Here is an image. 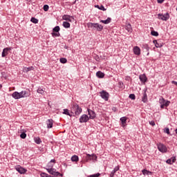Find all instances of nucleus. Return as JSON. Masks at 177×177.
<instances>
[{
    "label": "nucleus",
    "mask_w": 177,
    "mask_h": 177,
    "mask_svg": "<svg viewBox=\"0 0 177 177\" xmlns=\"http://www.w3.org/2000/svg\"><path fill=\"white\" fill-rule=\"evenodd\" d=\"M63 114H65L66 115H69L70 117L73 115L70 114V111H68V109H64Z\"/></svg>",
    "instance_id": "obj_34"
},
{
    "label": "nucleus",
    "mask_w": 177,
    "mask_h": 177,
    "mask_svg": "<svg viewBox=\"0 0 177 177\" xmlns=\"http://www.w3.org/2000/svg\"><path fill=\"white\" fill-rule=\"evenodd\" d=\"M142 102H143V103H146L147 102V94L146 93V92H145L143 93V97L142 98Z\"/></svg>",
    "instance_id": "obj_28"
},
{
    "label": "nucleus",
    "mask_w": 177,
    "mask_h": 177,
    "mask_svg": "<svg viewBox=\"0 0 177 177\" xmlns=\"http://www.w3.org/2000/svg\"><path fill=\"white\" fill-rule=\"evenodd\" d=\"M15 169L19 172V174H26L27 172V169H24L20 165L15 166Z\"/></svg>",
    "instance_id": "obj_10"
},
{
    "label": "nucleus",
    "mask_w": 177,
    "mask_h": 177,
    "mask_svg": "<svg viewBox=\"0 0 177 177\" xmlns=\"http://www.w3.org/2000/svg\"><path fill=\"white\" fill-rule=\"evenodd\" d=\"M84 162H88L92 160V156L89 153H86V156H84Z\"/></svg>",
    "instance_id": "obj_20"
},
{
    "label": "nucleus",
    "mask_w": 177,
    "mask_h": 177,
    "mask_svg": "<svg viewBox=\"0 0 177 177\" xmlns=\"http://www.w3.org/2000/svg\"><path fill=\"white\" fill-rule=\"evenodd\" d=\"M114 175H115V171L113 170L110 174V177H114Z\"/></svg>",
    "instance_id": "obj_48"
},
{
    "label": "nucleus",
    "mask_w": 177,
    "mask_h": 177,
    "mask_svg": "<svg viewBox=\"0 0 177 177\" xmlns=\"http://www.w3.org/2000/svg\"><path fill=\"white\" fill-rule=\"evenodd\" d=\"M153 44H155L156 48H162V44L161 43H158V41L153 40Z\"/></svg>",
    "instance_id": "obj_25"
},
{
    "label": "nucleus",
    "mask_w": 177,
    "mask_h": 177,
    "mask_svg": "<svg viewBox=\"0 0 177 177\" xmlns=\"http://www.w3.org/2000/svg\"><path fill=\"white\" fill-rule=\"evenodd\" d=\"M32 70H34V66L24 67L23 68V72L24 73H28V71H32Z\"/></svg>",
    "instance_id": "obj_21"
},
{
    "label": "nucleus",
    "mask_w": 177,
    "mask_h": 177,
    "mask_svg": "<svg viewBox=\"0 0 177 177\" xmlns=\"http://www.w3.org/2000/svg\"><path fill=\"white\" fill-rule=\"evenodd\" d=\"M114 172H117V171H120V167L117 166L113 169Z\"/></svg>",
    "instance_id": "obj_47"
},
{
    "label": "nucleus",
    "mask_w": 177,
    "mask_h": 177,
    "mask_svg": "<svg viewBox=\"0 0 177 177\" xmlns=\"http://www.w3.org/2000/svg\"><path fill=\"white\" fill-rule=\"evenodd\" d=\"M89 121V117L88 115H82L80 118V122H88Z\"/></svg>",
    "instance_id": "obj_12"
},
{
    "label": "nucleus",
    "mask_w": 177,
    "mask_h": 177,
    "mask_svg": "<svg viewBox=\"0 0 177 177\" xmlns=\"http://www.w3.org/2000/svg\"><path fill=\"white\" fill-rule=\"evenodd\" d=\"M53 35H55V37H59V35H60V34H59V33H53Z\"/></svg>",
    "instance_id": "obj_51"
},
{
    "label": "nucleus",
    "mask_w": 177,
    "mask_h": 177,
    "mask_svg": "<svg viewBox=\"0 0 177 177\" xmlns=\"http://www.w3.org/2000/svg\"><path fill=\"white\" fill-rule=\"evenodd\" d=\"M129 97L132 100H135L136 97L135 96V94H130Z\"/></svg>",
    "instance_id": "obj_44"
},
{
    "label": "nucleus",
    "mask_w": 177,
    "mask_h": 177,
    "mask_svg": "<svg viewBox=\"0 0 177 177\" xmlns=\"http://www.w3.org/2000/svg\"><path fill=\"white\" fill-rule=\"evenodd\" d=\"M31 93L30 92V90L28 91H22L19 93V97L21 99L22 97H28L30 96Z\"/></svg>",
    "instance_id": "obj_6"
},
{
    "label": "nucleus",
    "mask_w": 177,
    "mask_h": 177,
    "mask_svg": "<svg viewBox=\"0 0 177 177\" xmlns=\"http://www.w3.org/2000/svg\"><path fill=\"white\" fill-rule=\"evenodd\" d=\"M62 20H66V21H69L70 23H73L74 21V17L64 15L62 17Z\"/></svg>",
    "instance_id": "obj_9"
},
{
    "label": "nucleus",
    "mask_w": 177,
    "mask_h": 177,
    "mask_svg": "<svg viewBox=\"0 0 177 177\" xmlns=\"http://www.w3.org/2000/svg\"><path fill=\"white\" fill-rule=\"evenodd\" d=\"M34 140L37 145H41L42 143V140H41V138L39 137H35L34 138Z\"/></svg>",
    "instance_id": "obj_26"
},
{
    "label": "nucleus",
    "mask_w": 177,
    "mask_h": 177,
    "mask_svg": "<svg viewBox=\"0 0 177 177\" xmlns=\"http://www.w3.org/2000/svg\"><path fill=\"white\" fill-rule=\"evenodd\" d=\"M167 164H169L170 165H171L172 163V159H168L167 161H166Z\"/></svg>",
    "instance_id": "obj_45"
},
{
    "label": "nucleus",
    "mask_w": 177,
    "mask_h": 177,
    "mask_svg": "<svg viewBox=\"0 0 177 177\" xmlns=\"http://www.w3.org/2000/svg\"><path fill=\"white\" fill-rule=\"evenodd\" d=\"M151 35L153 37H158V32H156L155 30H152L151 32Z\"/></svg>",
    "instance_id": "obj_38"
},
{
    "label": "nucleus",
    "mask_w": 177,
    "mask_h": 177,
    "mask_svg": "<svg viewBox=\"0 0 177 177\" xmlns=\"http://www.w3.org/2000/svg\"><path fill=\"white\" fill-rule=\"evenodd\" d=\"M79 158L78 156L77 155H74L73 156H72L71 158V161H73V162H78Z\"/></svg>",
    "instance_id": "obj_29"
},
{
    "label": "nucleus",
    "mask_w": 177,
    "mask_h": 177,
    "mask_svg": "<svg viewBox=\"0 0 177 177\" xmlns=\"http://www.w3.org/2000/svg\"><path fill=\"white\" fill-rule=\"evenodd\" d=\"M9 50H12V48H4L1 54L2 57H6V56L9 55Z\"/></svg>",
    "instance_id": "obj_13"
},
{
    "label": "nucleus",
    "mask_w": 177,
    "mask_h": 177,
    "mask_svg": "<svg viewBox=\"0 0 177 177\" xmlns=\"http://www.w3.org/2000/svg\"><path fill=\"white\" fill-rule=\"evenodd\" d=\"M40 176L41 177H53V176H50V175H49V174H46L45 172H41L40 174Z\"/></svg>",
    "instance_id": "obj_32"
},
{
    "label": "nucleus",
    "mask_w": 177,
    "mask_h": 177,
    "mask_svg": "<svg viewBox=\"0 0 177 177\" xmlns=\"http://www.w3.org/2000/svg\"><path fill=\"white\" fill-rule=\"evenodd\" d=\"M129 78H131V77H127V80H129Z\"/></svg>",
    "instance_id": "obj_52"
},
{
    "label": "nucleus",
    "mask_w": 177,
    "mask_h": 177,
    "mask_svg": "<svg viewBox=\"0 0 177 177\" xmlns=\"http://www.w3.org/2000/svg\"><path fill=\"white\" fill-rule=\"evenodd\" d=\"M128 120V117H122L120 118V121H121V124H122V127H127V121Z\"/></svg>",
    "instance_id": "obj_18"
},
{
    "label": "nucleus",
    "mask_w": 177,
    "mask_h": 177,
    "mask_svg": "<svg viewBox=\"0 0 177 177\" xmlns=\"http://www.w3.org/2000/svg\"><path fill=\"white\" fill-rule=\"evenodd\" d=\"M30 21L34 23V24H38V19H36L35 17H32Z\"/></svg>",
    "instance_id": "obj_33"
},
{
    "label": "nucleus",
    "mask_w": 177,
    "mask_h": 177,
    "mask_svg": "<svg viewBox=\"0 0 177 177\" xmlns=\"http://www.w3.org/2000/svg\"><path fill=\"white\" fill-rule=\"evenodd\" d=\"M133 52L134 55H136L137 56H140V48H139V46H134L133 48Z\"/></svg>",
    "instance_id": "obj_14"
},
{
    "label": "nucleus",
    "mask_w": 177,
    "mask_h": 177,
    "mask_svg": "<svg viewBox=\"0 0 177 177\" xmlns=\"http://www.w3.org/2000/svg\"><path fill=\"white\" fill-rule=\"evenodd\" d=\"M95 8H97L98 9H100V10H106V8H104V6H103L97 5L95 6Z\"/></svg>",
    "instance_id": "obj_37"
},
{
    "label": "nucleus",
    "mask_w": 177,
    "mask_h": 177,
    "mask_svg": "<svg viewBox=\"0 0 177 177\" xmlns=\"http://www.w3.org/2000/svg\"><path fill=\"white\" fill-rule=\"evenodd\" d=\"M91 160H93V161H97V156L95 154H92Z\"/></svg>",
    "instance_id": "obj_40"
},
{
    "label": "nucleus",
    "mask_w": 177,
    "mask_h": 177,
    "mask_svg": "<svg viewBox=\"0 0 177 177\" xmlns=\"http://www.w3.org/2000/svg\"><path fill=\"white\" fill-rule=\"evenodd\" d=\"M170 160H171V162L174 164V162L176 161V158H175V156H173L170 158Z\"/></svg>",
    "instance_id": "obj_46"
},
{
    "label": "nucleus",
    "mask_w": 177,
    "mask_h": 177,
    "mask_svg": "<svg viewBox=\"0 0 177 177\" xmlns=\"http://www.w3.org/2000/svg\"><path fill=\"white\" fill-rule=\"evenodd\" d=\"M125 30L128 31V32H132V26H131V24H129L125 27Z\"/></svg>",
    "instance_id": "obj_27"
},
{
    "label": "nucleus",
    "mask_w": 177,
    "mask_h": 177,
    "mask_svg": "<svg viewBox=\"0 0 177 177\" xmlns=\"http://www.w3.org/2000/svg\"><path fill=\"white\" fill-rule=\"evenodd\" d=\"M23 127H21V130L19 131L21 133L20 138L21 139H26L27 138V134H26V132H27V130L23 129Z\"/></svg>",
    "instance_id": "obj_11"
},
{
    "label": "nucleus",
    "mask_w": 177,
    "mask_h": 177,
    "mask_svg": "<svg viewBox=\"0 0 177 177\" xmlns=\"http://www.w3.org/2000/svg\"><path fill=\"white\" fill-rule=\"evenodd\" d=\"M100 94L101 97L104 99V100H105L106 102L109 100V97H110V94H109V93H107L106 91H101Z\"/></svg>",
    "instance_id": "obj_7"
},
{
    "label": "nucleus",
    "mask_w": 177,
    "mask_h": 177,
    "mask_svg": "<svg viewBox=\"0 0 177 177\" xmlns=\"http://www.w3.org/2000/svg\"><path fill=\"white\" fill-rule=\"evenodd\" d=\"M96 76L98 78H104V73H103L102 71H97L96 73Z\"/></svg>",
    "instance_id": "obj_24"
},
{
    "label": "nucleus",
    "mask_w": 177,
    "mask_h": 177,
    "mask_svg": "<svg viewBox=\"0 0 177 177\" xmlns=\"http://www.w3.org/2000/svg\"><path fill=\"white\" fill-rule=\"evenodd\" d=\"M43 9H44V12H48L49 10V6L44 5Z\"/></svg>",
    "instance_id": "obj_41"
},
{
    "label": "nucleus",
    "mask_w": 177,
    "mask_h": 177,
    "mask_svg": "<svg viewBox=\"0 0 177 177\" xmlns=\"http://www.w3.org/2000/svg\"><path fill=\"white\" fill-rule=\"evenodd\" d=\"M158 19H159L160 20H163L165 21H167V20H168V19H169V13H166L165 15L158 14Z\"/></svg>",
    "instance_id": "obj_8"
},
{
    "label": "nucleus",
    "mask_w": 177,
    "mask_h": 177,
    "mask_svg": "<svg viewBox=\"0 0 177 177\" xmlns=\"http://www.w3.org/2000/svg\"><path fill=\"white\" fill-rule=\"evenodd\" d=\"M165 0H157L158 3H162Z\"/></svg>",
    "instance_id": "obj_50"
},
{
    "label": "nucleus",
    "mask_w": 177,
    "mask_h": 177,
    "mask_svg": "<svg viewBox=\"0 0 177 177\" xmlns=\"http://www.w3.org/2000/svg\"><path fill=\"white\" fill-rule=\"evenodd\" d=\"M88 26L89 27H93V28H95L97 31H102V30H103V26L99 24L90 23Z\"/></svg>",
    "instance_id": "obj_5"
},
{
    "label": "nucleus",
    "mask_w": 177,
    "mask_h": 177,
    "mask_svg": "<svg viewBox=\"0 0 177 177\" xmlns=\"http://www.w3.org/2000/svg\"><path fill=\"white\" fill-rule=\"evenodd\" d=\"M150 125H151L152 127H154V125H156V122H154V121H151L149 122Z\"/></svg>",
    "instance_id": "obj_49"
},
{
    "label": "nucleus",
    "mask_w": 177,
    "mask_h": 177,
    "mask_svg": "<svg viewBox=\"0 0 177 177\" xmlns=\"http://www.w3.org/2000/svg\"><path fill=\"white\" fill-rule=\"evenodd\" d=\"M37 93H40V95H45V93H46V91H45V90H43L42 88H41V87H39L37 89Z\"/></svg>",
    "instance_id": "obj_30"
},
{
    "label": "nucleus",
    "mask_w": 177,
    "mask_h": 177,
    "mask_svg": "<svg viewBox=\"0 0 177 177\" xmlns=\"http://www.w3.org/2000/svg\"><path fill=\"white\" fill-rule=\"evenodd\" d=\"M53 32H59V31H60V27L59 26H55L53 29Z\"/></svg>",
    "instance_id": "obj_36"
},
{
    "label": "nucleus",
    "mask_w": 177,
    "mask_h": 177,
    "mask_svg": "<svg viewBox=\"0 0 177 177\" xmlns=\"http://www.w3.org/2000/svg\"><path fill=\"white\" fill-rule=\"evenodd\" d=\"M59 62L60 63H62V64H65V63H67V59L60 58Z\"/></svg>",
    "instance_id": "obj_39"
},
{
    "label": "nucleus",
    "mask_w": 177,
    "mask_h": 177,
    "mask_svg": "<svg viewBox=\"0 0 177 177\" xmlns=\"http://www.w3.org/2000/svg\"><path fill=\"white\" fill-rule=\"evenodd\" d=\"M63 27H64V28H70V23L67 22V21H64L63 24H62Z\"/></svg>",
    "instance_id": "obj_31"
},
{
    "label": "nucleus",
    "mask_w": 177,
    "mask_h": 177,
    "mask_svg": "<svg viewBox=\"0 0 177 177\" xmlns=\"http://www.w3.org/2000/svg\"><path fill=\"white\" fill-rule=\"evenodd\" d=\"M56 164V160L52 159L47 165V169H52L53 168V165Z\"/></svg>",
    "instance_id": "obj_16"
},
{
    "label": "nucleus",
    "mask_w": 177,
    "mask_h": 177,
    "mask_svg": "<svg viewBox=\"0 0 177 177\" xmlns=\"http://www.w3.org/2000/svg\"><path fill=\"white\" fill-rule=\"evenodd\" d=\"M71 114H75V115H78L82 113V109L77 103H73L71 108Z\"/></svg>",
    "instance_id": "obj_1"
},
{
    "label": "nucleus",
    "mask_w": 177,
    "mask_h": 177,
    "mask_svg": "<svg viewBox=\"0 0 177 177\" xmlns=\"http://www.w3.org/2000/svg\"><path fill=\"white\" fill-rule=\"evenodd\" d=\"M159 103L160 104V109H165L171 104V101L166 100L164 97H160L159 99Z\"/></svg>",
    "instance_id": "obj_2"
},
{
    "label": "nucleus",
    "mask_w": 177,
    "mask_h": 177,
    "mask_svg": "<svg viewBox=\"0 0 177 177\" xmlns=\"http://www.w3.org/2000/svg\"><path fill=\"white\" fill-rule=\"evenodd\" d=\"M12 96L14 99H20V94L19 92L15 91L12 94Z\"/></svg>",
    "instance_id": "obj_22"
},
{
    "label": "nucleus",
    "mask_w": 177,
    "mask_h": 177,
    "mask_svg": "<svg viewBox=\"0 0 177 177\" xmlns=\"http://www.w3.org/2000/svg\"><path fill=\"white\" fill-rule=\"evenodd\" d=\"M100 174L97 173V174H95L90 175L88 177H100Z\"/></svg>",
    "instance_id": "obj_43"
},
{
    "label": "nucleus",
    "mask_w": 177,
    "mask_h": 177,
    "mask_svg": "<svg viewBox=\"0 0 177 177\" xmlns=\"http://www.w3.org/2000/svg\"><path fill=\"white\" fill-rule=\"evenodd\" d=\"M139 78L141 82L143 83L144 84H146V82H147V77H146V75L145 74L140 75Z\"/></svg>",
    "instance_id": "obj_15"
},
{
    "label": "nucleus",
    "mask_w": 177,
    "mask_h": 177,
    "mask_svg": "<svg viewBox=\"0 0 177 177\" xmlns=\"http://www.w3.org/2000/svg\"><path fill=\"white\" fill-rule=\"evenodd\" d=\"M46 171L50 175H53V176H63V174H60L59 171H56V169H46Z\"/></svg>",
    "instance_id": "obj_3"
},
{
    "label": "nucleus",
    "mask_w": 177,
    "mask_h": 177,
    "mask_svg": "<svg viewBox=\"0 0 177 177\" xmlns=\"http://www.w3.org/2000/svg\"><path fill=\"white\" fill-rule=\"evenodd\" d=\"M165 133H167V135H169L171 132H169V129L168 127H166L164 129Z\"/></svg>",
    "instance_id": "obj_42"
},
{
    "label": "nucleus",
    "mask_w": 177,
    "mask_h": 177,
    "mask_svg": "<svg viewBox=\"0 0 177 177\" xmlns=\"http://www.w3.org/2000/svg\"><path fill=\"white\" fill-rule=\"evenodd\" d=\"M142 172L143 175H151V171H147L146 169H143L142 171Z\"/></svg>",
    "instance_id": "obj_35"
},
{
    "label": "nucleus",
    "mask_w": 177,
    "mask_h": 177,
    "mask_svg": "<svg viewBox=\"0 0 177 177\" xmlns=\"http://www.w3.org/2000/svg\"><path fill=\"white\" fill-rule=\"evenodd\" d=\"M46 124L47 125V128H53V120L52 119H48L46 122Z\"/></svg>",
    "instance_id": "obj_19"
},
{
    "label": "nucleus",
    "mask_w": 177,
    "mask_h": 177,
    "mask_svg": "<svg viewBox=\"0 0 177 177\" xmlns=\"http://www.w3.org/2000/svg\"><path fill=\"white\" fill-rule=\"evenodd\" d=\"M88 113L89 118L91 120H93V118H95V117H96V113H95V111H93L91 109H88Z\"/></svg>",
    "instance_id": "obj_17"
},
{
    "label": "nucleus",
    "mask_w": 177,
    "mask_h": 177,
    "mask_svg": "<svg viewBox=\"0 0 177 177\" xmlns=\"http://www.w3.org/2000/svg\"><path fill=\"white\" fill-rule=\"evenodd\" d=\"M158 150L160 151L161 153H167L168 151V149L167 148V146H165L162 143H158L157 144Z\"/></svg>",
    "instance_id": "obj_4"
},
{
    "label": "nucleus",
    "mask_w": 177,
    "mask_h": 177,
    "mask_svg": "<svg viewBox=\"0 0 177 177\" xmlns=\"http://www.w3.org/2000/svg\"><path fill=\"white\" fill-rule=\"evenodd\" d=\"M100 23H103L104 24H109L111 23V18L108 17L106 20H101Z\"/></svg>",
    "instance_id": "obj_23"
}]
</instances>
